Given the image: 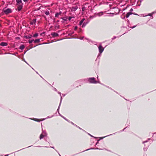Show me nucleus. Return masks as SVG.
<instances>
[{
  "label": "nucleus",
  "mask_w": 156,
  "mask_h": 156,
  "mask_svg": "<svg viewBox=\"0 0 156 156\" xmlns=\"http://www.w3.org/2000/svg\"><path fill=\"white\" fill-rule=\"evenodd\" d=\"M95 78L93 77L91 78H89L87 79H83L84 81L86 82H88L90 83H94L96 84L98 83H99L95 80Z\"/></svg>",
  "instance_id": "f257e3e1"
},
{
  "label": "nucleus",
  "mask_w": 156,
  "mask_h": 156,
  "mask_svg": "<svg viewBox=\"0 0 156 156\" xmlns=\"http://www.w3.org/2000/svg\"><path fill=\"white\" fill-rule=\"evenodd\" d=\"M99 49V55H100V54H101L103 52L104 48L102 46L101 44L99 45V46L98 47Z\"/></svg>",
  "instance_id": "f03ea898"
},
{
  "label": "nucleus",
  "mask_w": 156,
  "mask_h": 156,
  "mask_svg": "<svg viewBox=\"0 0 156 156\" xmlns=\"http://www.w3.org/2000/svg\"><path fill=\"white\" fill-rule=\"evenodd\" d=\"M4 12L5 14H8L12 12V11L11 9L8 8L4 10Z\"/></svg>",
  "instance_id": "7ed1b4c3"
},
{
  "label": "nucleus",
  "mask_w": 156,
  "mask_h": 156,
  "mask_svg": "<svg viewBox=\"0 0 156 156\" xmlns=\"http://www.w3.org/2000/svg\"><path fill=\"white\" fill-rule=\"evenodd\" d=\"M78 8V6L76 5L75 6H73L70 8L71 12H74L76 11Z\"/></svg>",
  "instance_id": "20e7f679"
},
{
  "label": "nucleus",
  "mask_w": 156,
  "mask_h": 156,
  "mask_svg": "<svg viewBox=\"0 0 156 156\" xmlns=\"http://www.w3.org/2000/svg\"><path fill=\"white\" fill-rule=\"evenodd\" d=\"M17 6V9L18 11H20L22 9L23 7V4L22 3L21 4L16 5Z\"/></svg>",
  "instance_id": "39448f33"
},
{
  "label": "nucleus",
  "mask_w": 156,
  "mask_h": 156,
  "mask_svg": "<svg viewBox=\"0 0 156 156\" xmlns=\"http://www.w3.org/2000/svg\"><path fill=\"white\" fill-rule=\"evenodd\" d=\"M51 35L53 36V37H57L58 36L59 34L58 33L56 32H53L51 34Z\"/></svg>",
  "instance_id": "423d86ee"
},
{
  "label": "nucleus",
  "mask_w": 156,
  "mask_h": 156,
  "mask_svg": "<svg viewBox=\"0 0 156 156\" xmlns=\"http://www.w3.org/2000/svg\"><path fill=\"white\" fill-rule=\"evenodd\" d=\"M103 12H101L98 13H95V15H96V16H100L103 15Z\"/></svg>",
  "instance_id": "0eeeda50"
},
{
  "label": "nucleus",
  "mask_w": 156,
  "mask_h": 156,
  "mask_svg": "<svg viewBox=\"0 0 156 156\" xmlns=\"http://www.w3.org/2000/svg\"><path fill=\"white\" fill-rule=\"evenodd\" d=\"M0 45L3 46H6L8 45V43L6 42H2L0 43Z\"/></svg>",
  "instance_id": "6e6552de"
},
{
  "label": "nucleus",
  "mask_w": 156,
  "mask_h": 156,
  "mask_svg": "<svg viewBox=\"0 0 156 156\" xmlns=\"http://www.w3.org/2000/svg\"><path fill=\"white\" fill-rule=\"evenodd\" d=\"M102 150V149H100V148H99L98 147L96 148H89V149H87L85 150H84L82 152H83L84 151H88V150Z\"/></svg>",
  "instance_id": "1a4fd4ad"
},
{
  "label": "nucleus",
  "mask_w": 156,
  "mask_h": 156,
  "mask_svg": "<svg viewBox=\"0 0 156 156\" xmlns=\"http://www.w3.org/2000/svg\"><path fill=\"white\" fill-rule=\"evenodd\" d=\"M36 23V19H33L30 22V25H33L34 24H35Z\"/></svg>",
  "instance_id": "9d476101"
},
{
  "label": "nucleus",
  "mask_w": 156,
  "mask_h": 156,
  "mask_svg": "<svg viewBox=\"0 0 156 156\" xmlns=\"http://www.w3.org/2000/svg\"><path fill=\"white\" fill-rule=\"evenodd\" d=\"M71 123L72 125H74L76 127L82 130L83 131L85 132V130H84L83 129H82L80 127L78 126H77L76 125V124H75L73 122H71Z\"/></svg>",
  "instance_id": "9b49d317"
},
{
  "label": "nucleus",
  "mask_w": 156,
  "mask_h": 156,
  "mask_svg": "<svg viewBox=\"0 0 156 156\" xmlns=\"http://www.w3.org/2000/svg\"><path fill=\"white\" fill-rule=\"evenodd\" d=\"M32 37H33L31 35H28V36L26 35V36H24V38H26L27 39L31 38Z\"/></svg>",
  "instance_id": "f8f14e48"
},
{
  "label": "nucleus",
  "mask_w": 156,
  "mask_h": 156,
  "mask_svg": "<svg viewBox=\"0 0 156 156\" xmlns=\"http://www.w3.org/2000/svg\"><path fill=\"white\" fill-rule=\"evenodd\" d=\"M62 97H61V98H60V103H59V106L58 107V108L57 110V112H58V113H59V112H58V111H59V109L60 108V105H61V102L62 101Z\"/></svg>",
  "instance_id": "ddd939ff"
},
{
  "label": "nucleus",
  "mask_w": 156,
  "mask_h": 156,
  "mask_svg": "<svg viewBox=\"0 0 156 156\" xmlns=\"http://www.w3.org/2000/svg\"><path fill=\"white\" fill-rule=\"evenodd\" d=\"M30 119H31L32 120H34L35 121L37 122H40L41 121V120H40L39 119L35 118H30Z\"/></svg>",
  "instance_id": "4468645a"
},
{
  "label": "nucleus",
  "mask_w": 156,
  "mask_h": 156,
  "mask_svg": "<svg viewBox=\"0 0 156 156\" xmlns=\"http://www.w3.org/2000/svg\"><path fill=\"white\" fill-rule=\"evenodd\" d=\"M25 48V46L23 44L21 45L19 48V49L23 50Z\"/></svg>",
  "instance_id": "2eb2a0df"
},
{
  "label": "nucleus",
  "mask_w": 156,
  "mask_h": 156,
  "mask_svg": "<svg viewBox=\"0 0 156 156\" xmlns=\"http://www.w3.org/2000/svg\"><path fill=\"white\" fill-rule=\"evenodd\" d=\"M89 21H87V22H84V23H83V24H82V27H85L86 25H87V23H89Z\"/></svg>",
  "instance_id": "dca6fc26"
},
{
  "label": "nucleus",
  "mask_w": 156,
  "mask_h": 156,
  "mask_svg": "<svg viewBox=\"0 0 156 156\" xmlns=\"http://www.w3.org/2000/svg\"><path fill=\"white\" fill-rule=\"evenodd\" d=\"M16 5H19L20 3L21 4L22 3V0H16Z\"/></svg>",
  "instance_id": "f3484780"
},
{
  "label": "nucleus",
  "mask_w": 156,
  "mask_h": 156,
  "mask_svg": "<svg viewBox=\"0 0 156 156\" xmlns=\"http://www.w3.org/2000/svg\"><path fill=\"white\" fill-rule=\"evenodd\" d=\"M85 20V19L84 18H83V19H82L80 21V23H79V25H81L82 24H83V23L84 21Z\"/></svg>",
  "instance_id": "a211bd4d"
},
{
  "label": "nucleus",
  "mask_w": 156,
  "mask_h": 156,
  "mask_svg": "<svg viewBox=\"0 0 156 156\" xmlns=\"http://www.w3.org/2000/svg\"><path fill=\"white\" fill-rule=\"evenodd\" d=\"M132 14V13H130V12H128L126 13V16L127 18H128V17H129L130 15Z\"/></svg>",
  "instance_id": "6ab92c4d"
},
{
  "label": "nucleus",
  "mask_w": 156,
  "mask_h": 156,
  "mask_svg": "<svg viewBox=\"0 0 156 156\" xmlns=\"http://www.w3.org/2000/svg\"><path fill=\"white\" fill-rule=\"evenodd\" d=\"M44 136H46L47 134L45 131L42 130V133Z\"/></svg>",
  "instance_id": "aec40b11"
},
{
  "label": "nucleus",
  "mask_w": 156,
  "mask_h": 156,
  "mask_svg": "<svg viewBox=\"0 0 156 156\" xmlns=\"http://www.w3.org/2000/svg\"><path fill=\"white\" fill-rule=\"evenodd\" d=\"M40 42V39H38L34 40V42L35 43H37Z\"/></svg>",
  "instance_id": "412c9836"
},
{
  "label": "nucleus",
  "mask_w": 156,
  "mask_h": 156,
  "mask_svg": "<svg viewBox=\"0 0 156 156\" xmlns=\"http://www.w3.org/2000/svg\"><path fill=\"white\" fill-rule=\"evenodd\" d=\"M44 13L46 14V15L47 16H48L50 14L48 10H47L45 11Z\"/></svg>",
  "instance_id": "4be33fe9"
},
{
  "label": "nucleus",
  "mask_w": 156,
  "mask_h": 156,
  "mask_svg": "<svg viewBox=\"0 0 156 156\" xmlns=\"http://www.w3.org/2000/svg\"><path fill=\"white\" fill-rule=\"evenodd\" d=\"M67 19H68V18L67 17H61V19H62L64 21H66L67 20Z\"/></svg>",
  "instance_id": "5701e85b"
},
{
  "label": "nucleus",
  "mask_w": 156,
  "mask_h": 156,
  "mask_svg": "<svg viewBox=\"0 0 156 156\" xmlns=\"http://www.w3.org/2000/svg\"><path fill=\"white\" fill-rule=\"evenodd\" d=\"M45 136L42 134L41 133L40 136V139H43Z\"/></svg>",
  "instance_id": "b1692460"
},
{
  "label": "nucleus",
  "mask_w": 156,
  "mask_h": 156,
  "mask_svg": "<svg viewBox=\"0 0 156 156\" xmlns=\"http://www.w3.org/2000/svg\"><path fill=\"white\" fill-rule=\"evenodd\" d=\"M33 41L34 42V39H32L31 40H28V42L30 44H31Z\"/></svg>",
  "instance_id": "393cba45"
},
{
  "label": "nucleus",
  "mask_w": 156,
  "mask_h": 156,
  "mask_svg": "<svg viewBox=\"0 0 156 156\" xmlns=\"http://www.w3.org/2000/svg\"><path fill=\"white\" fill-rule=\"evenodd\" d=\"M59 115L61 117H62L64 119H65L66 120V121H68V119H66L65 117H64L61 114H60L59 113Z\"/></svg>",
  "instance_id": "a878e982"
},
{
  "label": "nucleus",
  "mask_w": 156,
  "mask_h": 156,
  "mask_svg": "<svg viewBox=\"0 0 156 156\" xmlns=\"http://www.w3.org/2000/svg\"><path fill=\"white\" fill-rule=\"evenodd\" d=\"M112 134H110L109 135H107V136H104V137H99V138H100V140H101V139H103L104 138L107 136H110V135H112Z\"/></svg>",
  "instance_id": "bb28decb"
},
{
  "label": "nucleus",
  "mask_w": 156,
  "mask_h": 156,
  "mask_svg": "<svg viewBox=\"0 0 156 156\" xmlns=\"http://www.w3.org/2000/svg\"><path fill=\"white\" fill-rule=\"evenodd\" d=\"M38 33H36L35 34H34L33 35V36H33V37H36L38 36Z\"/></svg>",
  "instance_id": "cd10ccee"
},
{
  "label": "nucleus",
  "mask_w": 156,
  "mask_h": 156,
  "mask_svg": "<svg viewBox=\"0 0 156 156\" xmlns=\"http://www.w3.org/2000/svg\"><path fill=\"white\" fill-rule=\"evenodd\" d=\"M126 16L123 14L121 16L122 19H125Z\"/></svg>",
  "instance_id": "c85d7f7f"
},
{
  "label": "nucleus",
  "mask_w": 156,
  "mask_h": 156,
  "mask_svg": "<svg viewBox=\"0 0 156 156\" xmlns=\"http://www.w3.org/2000/svg\"><path fill=\"white\" fill-rule=\"evenodd\" d=\"M53 115L51 116V117H50V116H48L47 117V118H44L43 119H42V121H43V120H44L46 119H47V118H51V117H53Z\"/></svg>",
  "instance_id": "c756f323"
},
{
  "label": "nucleus",
  "mask_w": 156,
  "mask_h": 156,
  "mask_svg": "<svg viewBox=\"0 0 156 156\" xmlns=\"http://www.w3.org/2000/svg\"><path fill=\"white\" fill-rule=\"evenodd\" d=\"M96 15H94V16H90V19H93V18H94V17H96Z\"/></svg>",
  "instance_id": "7c9ffc66"
},
{
  "label": "nucleus",
  "mask_w": 156,
  "mask_h": 156,
  "mask_svg": "<svg viewBox=\"0 0 156 156\" xmlns=\"http://www.w3.org/2000/svg\"><path fill=\"white\" fill-rule=\"evenodd\" d=\"M9 54H12V55H16L17 54H18V53L17 52H15L14 53H9Z\"/></svg>",
  "instance_id": "2f4dec72"
},
{
  "label": "nucleus",
  "mask_w": 156,
  "mask_h": 156,
  "mask_svg": "<svg viewBox=\"0 0 156 156\" xmlns=\"http://www.w3.org/2000/svg\"><path fill=\"white\" fill-rule=\"evenodd\" d=\"M88 134L91 137H94V138H95V139H96V138H98V137H95V136H93L92 135H91L89 133H88Z\"/></svg>",
  "instance_id": "473e14b6"
},
{
  "label": "nucleus",
  "mask_w": 156,
  "mask_h": 156,
  "mask_svg": "<svg viewBox=\"0 0 156 156\" xmlns=\"http://www.w3.org/2000/svg\"><path fill=\"white\" fill-rule=\"evenodd\" d=\"M151 140V139H150V138H148V140H146V141H143V143L144 144V143H147V142L149 140Z\"/></svg>",
  "instance_id": "72a5a7b5"
},
{
  "label": "nucleus",
  "mask_w": 156,
  "mask_h": 156,
  "mask_svg": "<svg viewBox=\"0 0 156 156\" xmlns=\"http://www.w3.org/2000/svg\"><path fill=\"white\" fill-rule=\"evenodd\" d=\"M59 16L58 13V12H57L55 14V17H58Z\"/></svg>",
  "instance_id": "f704fd0d"
},
{
  "label": "nucleus",
  "mask_w": 156,
  "mask_h": 156,
  "mask_svg": "<svg viewBox=\"0 0 156 156\" xmlns=\"http://www.w3.org/2000/svg\"><path fill=\"white\" fill-rule=\"evenodd\" d=\"M86 9V8L85 7H83L82 8V10L83 11H84Z\"/></svg>",
  "instance_id": "c9c22d12"
},
{
  "label": "nucleus",
  "mask_w": 156,
  "mask_h": 156,
  "mask_svg": "<svg viewBox=\"0 0 156 156\" xmlns=\"http://www.w3.org/2000/svg\"><path fill=\"white\" fill-rule=\"evenodd\" d=\"M147 148H148V147H144V148H143L144 150L145 151H147Z\"/></svg>",
  "instance_id": "e433bc0d"
},
{
  "label": "nucleus",
  "mask_w": 156,
  "mask_h": 156,
  "mask_svg": "<svg viewBox=\"0 0 156 156\" xmlns=\"http://www.w3.org/2000/svg\"><path fill=\"white\" fill-rule=\"evenodd\" d=\"M133 11V9L132 8H131L129 10V12H130V13H132L133 12H132Z\"/></svg>",
  "instance_id": "4c0bfd02"
},
{
  "label": "nucleus",
  "mask_w": 156,
  "mask_h": 156,
  "mask_svg": "<svg viewBox=\"0 0 156 156\" xmlns=\"http://www.w3.org/2000/svg\"><path fill=\"white\" fill-rule=\"evenodd\" d=\"M73 17L69 16V21H70V20H71V19H72V18H73Z\"/></svg>",
  "instance_id": "58836bf2"
},
{
  "label": "nucleus",
  "mask_w": 156,
  "mask_h": 156,
  "mask_svg": "<svg viewBox=\"0 0 156 156\" xmlns=\"http://www.w3.org/2000/svg\"><path fill=\"white\" fill-rule=\"evenodd\" d=\"M83 38H84V37H80L78 38L79 39H80V40H82L83 39Z\"/></svg>",
  "instance_id": "ea45409f"
},
{
  "label": "nucleus",
  "mask_w": 156,
  "mask_h": 156,
  "mask_svg": "<svg viewBox=\"0 0 156 156\" xmlns=\"http://www.w3.org/2000/svg\"><path fill=\"white\" fill-rule=\"evenodd\" d=\"M77 29V26H76L74 27V30H76Z\"/></svg>",
  "instance_id": "a19ab883"
},
{
  "label": "nucleus",
  "mask_w": 156,
  "mask_h": 156,
  "mask_svg": "<svg viewBox=\"0 0 156 156\" xmlns=\"http://www.w3.org/2000/svg\"><path fill=\"white\" fill-rule=\"evenodd\" d=\"M99 140H98V141L95 144L96 145H97V144L99 143Z\"/></svg>",
  "instance_id": "79ce46f5"
},
{
  "label": "nucleus",
  "mask_w": 156,
  "mask_h": 156,
  "mask_svg": "<svg viewBox=\"0 0 156 156\" xmlns=\"http://www.w3.org/2000/svg\"><path fill=\"white\" fill-rule=\"evenodd\" d=\"M58 94H59L60 95V96H61V98L62 97V96H61V93L60 92H59V91H58Z\"/></svg>",
  "instance_id": "37998d69"
},
{
  "label": "nucleus",
  "mask_w": 156,
  "mask_h": 156,
  "mask_svg": "<svg viewBox=\"0 0 156 156\" xmlns=\"http://www.w3.org/2000/svg\"><path fill=\"white\" fill-rule=\"evenodd\" d=\"M147 16H150L151 17L152 16V14H151V13L148 14V15H147Z\"/></svg>",
  "instance_id": "c03bdc74"
},
{
  "label": "nucleus",
  "mask_w": 156,
  "mask_h": 156,
  "mask_svg": "<svg viewBox=\"0 0 156 156\" xmlns=\"http://www.w3.org/2000/svg\"><path fill=\"white\" fill-rule=\"evenodd\" d=\"M102 84V85H104V86H105L106 87H107V88H110V87H108V86H107L105 85H104V84Z\"/></svg>",
  "instance_id": "a18cd8bd"
},
{
  "label": "nucleus",
  "mask_w": 156,
  "mask_h": 156,
  "mask_svg": "<svg viewBox=\"0 0 156 156\" xmlns=\"http://www.w3.org/2000/svg\"><path fill=\"white\" fill-rule=\"evenodd\" d=\"M44 34V32H43L40 35L41 36H42L43 34Z\"/></svg>",
  "instance_id": "49530a36"
},
{
  "label": "nucleus",
  "mask_w": 156,
  "mask_h": 156,
  "mask_svg": "<svg viewBox=\"0 0 156 156\" xmlns=\"http://www.w3.org/2000/svg\"><path fill=\"white\" fill-rule=\"evenodd\" d=\"M116 38V36H114L112 38V40H113L114 39H115Z\"/></svg>",
  "instance_id": "de8ad7c7"
},
{
  "label": "nucleus",
  "mask_w": 156,
  "mask_h": 156,
  "mask_svg": "<svg viewBox=\"0 0 156 156\" xmlns=\"http://www.w3.org/2000/svg\"><path fill=\"white\" fill-rule=\"evenodd\" d=\"M136 25H135V26H133V27H131V28H132V29L134 28L135 27H136Z\"/></svg>",
  "instance_id": "09e8293b"
},
{
  "label": "nucleus",
  "mask_w": 156,
  "mask_h": 156,
  "mask_svg": "<svg viewBox=\"0 0 156 156\" xmlns=\"http://www.w3.org/2000/svg\"><path fill=\"white\" fill-rule=\"evenodd\" d=\"M132 14H134V15H138L137 14L135 13H132Z\"/></svg>",
  "instance_id": "8fccbe9b"
},
{
  "label": "nucleus",
  "mask_w": 156,
  "mask_h": 156,
  "mask_svg": "<svg viewBox=\"0 0 156 156\" xmlns=\"http://www.w3.org/2000/svg\"><path fill=\"white\" fill-rule=\"evenodd\" d=\"M127 126L126 127H125V128H124V129H122V130L121 131H124V130L126 128H127Z\"/></svg>",
  "instance_id": "3c124183"
},
{
  "label": "nucleus",
  "mask_w": 156,
  "mask_h": 156,
  "mask_svg": "<svg viewBox=\"0 0 156 156\" xmlns=\"http://www.w3.org/2000/svg\"><path fill=\"white\" fill-rule=\"evenodd\" d=\"M73 33H74V32H73L71 33V34H69V35H71V34H72Z\"/></svg>",
  "instance_id": "603ef678"
},
{
  "label": "nucleus",
  "mask_w": 156,
  "mask_h": 156,
  "mask_svg": "<svg viewBox=\"0 0 156 156\" xmlns=\"http://www.w3.org/2000/svg\"><path fill=\"white\" fill-rule=\"evenodd\" d=\"M99 55V54H98V57H98H98H99V56H100H100H101V54H100V55Z\"/></svg>",
  "instance_id": "864d4df0"
},
{
  "label": "nucleus",
  "mask_w": 156,
  "mask_h": 156,
  "mask_svg": "<svg viewBox=\"0 0 156 156\" xmlns=\"http://www.w3.org/2000/svg\"><path fill=\"white\" fill-rule=\"evenodd\" d=\"M54 90L55 91H57V90L56 89V88H54Z\"/></svg>",
  "instance_id": "5fc2aeb1"
},
{
  "label": "nucleus",
  "mask_w": 156,
  "mask_h": 156,
  "mask_svg": "<svg viewBox=\"0 0 156 156\" xmlns=\"http://www.w3.org/2000/svg\"><path fill=\"white\" fill-rule=\"evenodd\" d=\"M25 62L27 64H28L29 66L30 67H31V66L28 64V63L25 61Z\"/></svg>",
  "instance_id": "6e6d98bb"
},
{
  "label": "nucleus",
  "mask_w": 156,
  "mask_h": 156,
  "mask_svg": "<svg viewBox=\"0 0 156 156\" xmlns=\"http://www.w3.org/2000/svg\"><path fill=\"white\" fill-rule=\"evenodd\" d=\"M41 44H38V45H36V46H34V47H36V46H37V45H41Z\"/></svg>",
  "instance_id": "4d7b16f0"
},
{
  "label": "nucleus",
  "mask_w": 156,
  "mask_h": 156,
  "mask_svg": "<svg viewBox=\"0 0 156 156\" xmlns=\"http://www.w3.org/2000/svg\"><path fill=\"white\" fill-rule=\"evenodd\" d=\"M62 12L61 11H60L59 12H58V14L60 15L61 13Z\"/></svg>",
  "instance_id": "13d9d810"
},
{
  "label": "nucleus",
  "mask_w": 156,
  "mask_h": 156,
  "mask_svg": "<svg viewBox=\"0 0 156 156\" xmlns=\"http://www.w3.org/2000/svg\"><path fill=\"white\" fill-rule=\"evenodd\" d=\"M24 2H27L28 0H23Z\"/></svg>",
  "instance_id": "bf43d9fd"
},
{
  "label": "nucleus",
  "mask_w": 156,
  "mask_h": 156,
  "mask_svg": "<svg viewBox=\"0 0 156 156\" xmlns=\"http://www.w3.org/2000/svg\"><path fill=\"white\" fill-rule=\"evenodd\" d=\"M59 22V20H57V21H56V22H57V23H58V22Z\"/></svg>",
  "instance_id": "052dcab7"
},
{
  "label": "nucleus",
  "mask_w": 156,
  "mask_h": 156,
  "mask_svg": "<svg viewBox=\"0 0 156 156\" xmlns=\"http://www.w3.org/2000/svg\"><path fill=\"white\" fill-rule=\"evenodd\" d=\"M68 121V122H70V123H71V122H70L69 121L68 119V121Z\"/></svg>",
  "instance_id": "680f3d73"
},
{
  "label": "nucleus",
  "mask_w": 156,
  "mask_h": 156,
  "mask_svg": "<svg viewBox=\"0 0 156 156\" xmlns=\"http://www.w3.org/2000/svg\"><path fill=\"white\" fill-rule=\"evenodd\" d=\"M68 121V122H70V123H71V122H70L69 121L68 119V121Z\"/></svg>",
  "instance_id": "e2e57ef3"
},
{
  "label": "nucleus",
  "mask_w": 156,
  "mask_h": 156,
  "mask_svg": "<svg viewBox=\"0 0 156 156\" xmlns=\"http://www.w3.org/2000/svg\"><path fill=\"white\" fill-rule=\"evenodd\" d=\"M61 22L62 23H64V20H62V21H61Z\"/></svg>",
  "instance_id": "0e129e2a"
},
{
  "label": "nucleus",
  "mask_w": 156,
  "mask_h": 156,
  "mask_svg": "<svg viewBox=\"0 0 156 156\" xmlns=\"http://www.w3.org/2000/svg\"><path fill=\"white\" fill-rule=\"evenodd\" d=\"M127 21L128 23L129 22V20L128 19L127 20Z\"/></svg>",
  "instance_id": "69168bd1"
},
{
  "label": "nucleus",
  "mask_w": 156,
  "mask_h": 156,
  "mask_svg": "<svg viewBox=\"0 0 156 156\" xmlns=\"http://www.w3.org/2000/svg\"><path fill=\"white\" fill-rule=\"evenodd\" d=\"M9 155V154H7L5 155L4 156H8Z\"/></svg>",
  "instance_id": "338daca9"
},
{
  "label": "nucleus",
  "mask_w": 156,
  "mask_h": 156,
  "mask_svg": "<svg viewBox=\"0 0 156 156\" xmlns=\"http://www.w3.org/2000/svg\"><path fill=\"white\" fill-rule=\"evenodd\" d=\"M23 61H24V62L25 61V60L24 58L23 59Z\"/></svg>",
  "instance_id": "774afa93"
}]
</instances>
